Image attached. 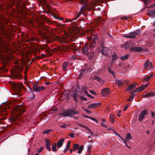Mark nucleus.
<instances>
[{
	"label": "nucleus",
	"instance_id": "nucleus-1",
	"mask_svg": "<svg viewBox=\"0 0 155 155\" xmlns=\"http://www.w3.org/2000/svg\"><path fill=\"white\" fill-rule=\"evenodd\" d=\"M79 2L80 4H82L84 6L81 8L80 13H78L77 15V17H75L74 18L71 19H66L65 21L66 22H69V21L71 22L74 20H77L78 18L81 15V13H82V11L84 10V9H86L87 10H91L93 9V7H90V5H88V4H87V2L86 0H79Z\"/></svg>",
	"mask_w": 155,
	"mask_h": 155
},
{
	"label": "nucleus",
	"instance_id": "nucleus-2",
	"mask_svg": "<svg viewBox=\"0 0 155 155\" xmlns=\"http://www.w3.org/2000/svg\"><path fill=\"white\" fill-rule=\"evenodd\" d=\"M78 114V113L74 110L70 109L64 111L63 113H61L60 115L64 117H72L73 115Z\"/></svg>",
	"mask_w": 155,
	"mask_h": 155
},
{
	"label": "nucleus",
	"instance_id": "nucleus-3",
	"mask_svg": "<svg viewBox=\"0 0 155 155\" xmlns=\"http://www.w3.org/2000/svg\"><path fill=\"white\" fill-rule=\"evenodd\" d=\"M33 89L34 91L39 92L43 91L44 89V87L43 86L40 87L34 85L33 87Z\"/></svg>",
	"mask_w": 155,
	"mask_h": 155
},
{
	"label": "nucleus",
	"instance_id": "nucleus-4",
	"mask_svg": "<svg viewBox=\"0 0 155 155\" xmlns=\"http://www.w3.org/2000/svg\"><path fill=\"white\" fill-rule=\"evenodd\" d=\"M140 30H136L134 31L129 33L131 39L134 38L136 35H139L140 33Z\"/></svg>",
	"mask_w": 155,
	"mask_h": 155
},
{
	"label": "nucleus",
	"instance_id": "nucleus-5",
	"mask_svg": "<svg viewBox=\"0 0 155 155\" xmlns=\"http://www.w3.org/2000/svg\"><path fill=\"white\" fill-rule=\"evenodd\" d=\"M147 113V112L146 110H144L141 112L139 116L138 120L140 121H141L143 120Z\"/></svg>",
	"mask_w": 155,
	"mask_h": 155
},
{
	"label": "nucleus",
	"instance_id": "nucleus-6",
	"mask_svg": "<svg viewBox=\"0 0 155 155\" xmlns=\"http://www.w3.org/2000/svg\"><path fill=\"white\" fill-rule=\"evenodd\" d=\"M101 93L103 96H106L109 94V89L108 88H104L101 91Z\"/></svg>",
	"mask_w": 155,
	"mask_h": 155
},
{
	"label": "nucleus",
	"instance_id": "nucleus-7",
	"mask_svg": "<svg viewBox=\"0 0 155 155\" xmlns=\"http://www.w3.org/2000/svg\"><path fill=\"white\" fill-rule=\"evenodd\" d=\"M101 105V104L100 103H93L89 105L88 107L91 108H95L100 106Z\"/></svg>",
	"mask_w": 155,
	"mask_h": 155
},
{
	"label": "nucleus",
	"instance_id": "nucleus-8",
	"mask_svg": "<svg viewBox=\"0 0 155 155\" xmlns=\"http://www.w3.org/2000/svg\"><path fill=\"white\" fill-rule=\"evenodd\" d=\"M130 49L131 51H140L142 50V49L141 47L137 46L131 47Z\"/></svg>",
	"mask_w": 155,
	"mask_h": 155
},
{
	"label": "nucleus",
	"instance_id": "nucleus-9",
	"mask_svg": "<svg viewBox=\"0 0 155 155\" xmlns=\"http://www.w3.org/2000/svg\"><path fill=\"white\" fill-rule=\"evenodd\" d=\"M15 87L18 90V91L17 92H20V90L21 88L23 87V84L21 83L16 84L15 86Z\"/></svg>",
	"mask_w": 155,
	"mask_h": 155
},
{
	"label": "nucleus",
	"instance_id": "nucleus-10",
	"mask_svg": "<svg viewBox=\"0 0 155 155\" xmlns=\"http://www.w3.org/2000/svg\"><path fill=\"white\" fill-rule=\"evenodd\" d=\"M17 110L19 112V114H21L25 111V110L23 109V106H21L17 107Z\"/></svg>",
	"mask_w": 155,
	"mask_h": 155
},
{
	"label": "nucleus",
	"instance_id": "nucleus-11",
	"mask_svg": "<svg viewBox=\"0 0 155 155\" xmlns=\"http://www.w3.org/2000/svg\"><path fill=\"white\" fill-rule=\"evenodd\" d=\"M64 140V138H62L58 141L57 143V145L58 148H60L62 146Z\"/></svg>",
	"mask_w": 155,
	"mask_h": 155
},
{
	"label": "nucleus",
	"instance_id": "nucleus-12",
	"mask_svg": "<svg viewBox=\"0 0 155 155\" xmlns=\"http://www.w3.org/2000/svg\"><path fill=\"white\" fill-rule=\"evenodd\" d=\"M137 83H135L133 84H130L128 87L126 89V90L127 91H130L131 89L134 88L136 87L137 86Z\"/></svg>",
	"mask_w": 155,
	"mask_h": 155
},
{
	"label": "nucleus",
	"instance_id": "nucleus-13",
	"mask_svg": "<svg viewBox=\"0 0 155 155\" xmlns=\"http://www.w3.org/2000/svg\"><path fill=\"white\" fill-rule=\"evenodd\" d=\"M153 75V74L152 73H151L150 76L146 77L143 78V81L144 82L148 81L150 79H151Z\"/></svg>",
	"mask_w": 155,
	"mask_h": 155
},
{
	"label": "nucleus",
	"instance_id": "nucleus-14",
	"mask_svg": "<svg viewBox=\"0 0 155 155\" xmlns=\"http://www.w3.org/2000/svg\"><path fill=\"white\" fill-rule=\"evenodd\" d=\"M155 95V93L154 92L148 93L143 95L144 97H149L153 96Z\"/></svg>",
	"mask_w": 155,
	"mask_h": 155
},
{
	"label": "nucleus",
	"instance_id": "nucleus-15",
	"mask_svg": "<svg viewBox=\"0 0 155 155\" xmlns=\"http://www.w3.org/2000/svg\"><path fill=\"white\" fill-rule=\"evenodd\" d=\"M149 65H151V63H150L149 61H147L143 66V69L145 70L147 69Z\"/></svg>",
	"mask_w": 155,
	"mask_h": 155
},
{
	"label": "nucleus",
	"instance_id": "nucleus-16",
	"mask_svg": "<svg viewBox=\"0 0 155 155\" xmlns=\"http://www.w3.org/2000/svg\"><path fill=\"white\" fill-rule=\"evenodd\" d=\"M144 85H142L141 86H140V87H139L138 88H137L135 91L134 92H136L137 91H142L144 89H143V88H144Z\"/></svg>",
	"mask_w": 155,
	"mask_h": 155
},
{
	"label": "nucleus",
	"instance_id": "nucleus-17",
	"mask_svg": "<svg viewBox=\"0 0 155 155\" xmlns=\"http://www.w3.org/2000/svg\"><path fill=\"white\" fill-rule=\"evenodd\" d=\"M109 119L111 123H113L114 121V114H110V115Z\"/></svg>",
	"mask_w": 155,
	"mask_h": 155
},
{
	"label": "nucleus",
	"instance_id": "nucleus-18",
	"mask_svg": "<svg viewBox=\"0 0 155 155\" xmlns=\"http://www.w3.org/2000/svg\"><path fill=\"white\" fill-rule=\"evenodd\" d=\"M101 53L102 54L104 55L105 56H107L108 55V51L107 49H103L101 50Z\"/></svg>",
	"mask_w": 155,
	"mask_h": 155
},
{
	"label": "nucleus",
	"instance_id": "nucleus-19",
	"mask_svg": "<svg viewBox=\"0 0 155 155\" xmlns=\"http://www.w3.org/2000/svg\"><path fill=\"white\" fill-rule=\"evenodd\" d=\"M132 138V137L130 133H128L126 136V140L127 141H129Z\"/></svg>",
	"mask_w": 155,
	"mask_h": 155
},
{
	"label": "nucleus",
	"instance_id": "nucleus-20",
	"mask_svg": "<svg viewBox=\"0 0 155 155\" xmlns=\"http://www.w3.org/2000/svg\"><path fill=\"white\" fill-rule=\"evenodd\" d=\"M91 38L93 41V43L94 44L97 40L98 38L96 35H93L91 36Z\"/></svg>",
	"mask_w": 155,
	"mask_h": 155
},
{
	"label": "nucleus",
	"instance_id": "nucleus-21",
	"mask_svg": "<svg viewBox=\"0 0 155 155\" xmlns=\"http://www.w3.org/2000/svg\"><path fill=\"white\" fill-rule=\"evenodd\" d=\"M46 146L47 149L50 151L51 150L50 145L49 142L46 141Z\"/></svg>",
	"mask_w": 155,
	"mask_h": 155
},
{
	"label": "nucleus",
	"instance_id": "nucleus-22",
	"mask_svg": "<svg viewBox=\"0 0 155 155\" xmlns=\"http://www.w3.org/2000/svg\"><path fill=\"white\" fill-rule=\"evenodd\" d=\"M71 143V141H68L67 143L66 149L64 150L65 152H67L68 150L69 149Z\"/></svg>",
	"mask_w": 155,
	"mask_h": 155
},
{
	"label": "nucleus",
	"instance_id": "nucleus-23",
	"mask_svg": "<svg viewBox=\"0 0 155 155\" xmlns=\"http://www.w3.org/2000/svg\"><path fill=\"white\" fill-rule=\"evenodd\" d=\"M77 95H78V93L77 92L74 93L73 94V97L74 98V101L76 102H78V100L77 98Z\"/></svg>",
	"mask_w": 155,
	"mask_h": 155
},
{
	"label": "nucleus",
	"instance_id": "nucleus-24",
	"mask_svg": "<svg viewBox=\"0 0 155 155\" xmlns=\"http://www.w3.org/2000/svg\"><path fill=\"white\" fill-rule=\"evenodd\" d=\"M116 84L119 86H120L122 84V80H117L115 81Z\"/></svg>",
	"mask_w": 155,
	"mask_h": 155
},
{
	"label": "nucleus",
	"instance_id": "nucleus-25",
	"mask_svg": "<svg viewBox=\"0 0 155 155\" xmlns=\"http://www.w3.org/2000/svg\"><path fill=\"white\" fill-rule=\"evenodd\" d=\"M68 63L67 62H66L64 63L63 64V68L64 71H65L67 69L68 65Z\"/></svg>",
	"mask_w": 155,
	"mask_h": 155
},
{
	"label": "nucleus",
	"instance_id": "nucleus-26",
	"mask_svg": "<svg viewBox=\"0 0 155 155\" xmlns=\"http://www.w3.org/2000/svg\"><path fill=\"white\" fill-rule=\"evenodd\" d=\"M117 56L115 54H114L112 56V63H113V62L117 59Z\"/></svg>",
	"mask_w": 155,
	"mask_h": 155
},
{
	"label": "nucleus",
	"instance_id": "nucleus-27",
	"mask_svg": "<svg viewBox=\"0 0 155 155\" xmlns=\"http://www.w3.org/2000/svg\"><path fill=\"white\" fill-rule=\"evenodd\" d=\"M79 147V145L78 144H75L73 145V148L74 150H78Z\"/></svg>",
	"mask_w": 155,
	"mask_h": 155
},
{
	"label": "nucleus",
	"instance_id": "nucleus-28",
	"mask_svg": "<svg viewBox=\"0 0 155 155\" xmlns=\"http://www.w3.org/2000/svg\"><path fill=\"white\" fill-rule=\"evenodd\" d=\"M84 147L83 145H81L78 151V153L80 154L83 150Z\"/></svg>",
	"mask_w": 155,
	"mask_h": 155
},
{
	"label": "nucleus",
	"instance_id": "nucleus-29",
	"mask_svg": "<svg viewBox=\"0 0 155 155\" xmlns=\"http://www.w3.org/2000/svg\"><path fill=\"white\" fill-rule=\"evenodd\" d=\"M129 55L127 54L121 57V59L122 60L127 59Z\"/></svg>",
	"mask_w": 155,
	"mask_h": 155
},
{
	"label": "nucleus",
	"instance_id": "nucleus-30",
	"mask_svg": "<svg viewBox=\"0 0 155 155\" xmlns=\"http://www.w3.org/2000/svg\"><path fill=\"white\" fill-rule=\"evenodd\" d=\"M52 149L53 151L56 152L57 151V148L56 144H55L54 145L52 146Z\"/></svg>",
	"mask_w": 155,
	"mask_h": 155
},
{
	"label": "nucleus",
	"instance_id": "nucleus-31",
	"mask_svg": "<svg viewBox=\"0 0 155 155\" xmlns=\"http://www.w3.org/2000/svg\"><path fill=\"white\" fill-rule=\"evenodd\" d=\"M35 97V95L34 94H31V95L28 97V98L29 100H31Z\"/></svg>",
	"mask_w": 155,
	"mask_h": 155
},
{
	"label": "nucleus",
	"instance_id": "nucleus-32",
	"mask_svg": "<svg viewBox=\"0 0 155 155\" xmlns=\"http://www.w3.org/2000/svg\"><path fill=\"white\" fill-rule=\"evenodd\" d=\"M52 130H47L44 131L43 132V133L44 134H47L49 133Z\"/></svg>",
	"mask_w": 155,
	"mask_h": 155
},
{
	"label": "nucleus",
	"instance_id": "nucleus-33",
	"mask_svg": "<svg viewBox=\"0 0 155 155\" xmlns=\"http://www.w3.org/2000/svg\"><path fill=\"white\" fill-rule=\"evenodd\" d=\"M89 118H90V119L91 120H94V121H95V122H96L97 123H98V121H97V120L95 119V118H93L91 117H89Z\"/></svg>",
	"mask_w": 155,
	"mask_h": 155
},
{
	"label": "nucleus",
	"instance_id": "nucleus-34",
	"mask_svg": "<svg viewBox=\"0 0 155 155\" xmlns=\"http://www.w3.org/2000/svg\"><path fill=\"white\" fill-rule=\"evenodd\" d=\"M83 110L87 113L90 114L91 113V112L88 109H85V108H83Z\"/></svg>",
	"mask_w": 155,
	"mask_h": 155
},
{
	"label": "nucleus",
	"instance_id": "nucleus-35",
	"mask_svg": "<svg viewBox=\"0 0 155 155\" xmlns=\"http://www.w3.org/2000/svg\"><path fill=\"white\" fill-rule=\"evenodd\" d=\"M121 111L120 110H119L118 111L117 113V115L118 117H120L121 116V114L120 113H121Z\"/></svg>",
	"mask_w": 155,
	"mask_h": 155
},
{
	"label": "nucleus",
	"instance_id": "nucleus-36",
	"mask_svg": "<svg viewBox=\"0 0 155 155\" xmlns=\"http://www.w3.org/2000/svg\"><path fill=\"white\" fill-rule=\"evenodd\" d=\"M67 125L64 124L63 125H61L60 127L62 128H66L67 127Z\"/></svg>",
	"mask_w": 155,
	"mask_h": 155
},
{
	"label": "nucleus",
	"instance_id": "nucleus-37",
	"mask_svg": "<svg viewBox=\"0 0 155 155\" xmlns=\"http://www.w3.org/2000/svg\"><path fill=\"white\" fill-rule=\"evenodd\" d=\"M95 79L97 81H101V78L98 77H97V76L95 77Z\"/></svg>",
	"mask_w": 155,
	"mask_h": 155
},
{
	"label": "nucleus",
	"instance_id": "nucleus-38",
	"mask_svg": "<svg viewBox=\"0 0 155 155\" xmlns=\"http://www.w3.org/2000/svg\"><path fill=\"white\" fill-rule=\"evenodd\" d=\"M134 98V97H130L127 100V101H131L132 100H133Z\"/></svg>",
	"mask_w": 155,
	"mask_h": 155
},
{
	"label": "nucleus",
	"instance_id": "nucleus-39",
	"mask_svg": "<svg viewBox=\"0 0 155 155\" xmlns=\"http://www.w3.org/2000/svg\"><path fill=\"white\" fill-rule=\"evenodd\" d=\"M124 37H125V38H130V35L129 34V35H124Z\"/></svg>",
	"mask_w": 155,
	"mask_h": 155
},
{
	"label": "nucleus",
	"instance_id": "nucleus-40",
	"mask_svg": "<svg viewBox=\"0 0 155 155\" xmlns=\"http://www.w3.org/2000/svg\"><path fill=\"white\" fill-rule=\"evenodd\" d=\"M80 98L81 99H82V100H84L85 101H87V98L81 96V97H80Z\"/></svg>",
	"mask_w": 155,
	"mask_h": 155
},
{
	"label": "nucleus",
	"instance_id": "nucleus-41",
	"mask_svg": "<svg viewBox=\"0 0 155 155\" xmlns=\"http://www.w3.org/2000/svg\"><path fill=\"white\" fill-rule=\"evenodd\" d=\"M69 136L70 137H72V138H74V134L73 133H70L69 134Z\"/></svg>",
	"mask_w": 155,
	"mask_h": 155
},
{
	"label": "nucleus",
	"instance_id": "nucleus-42",
	"mask_svg": "<svg viewBox=\"0 0 155 155\" xmlns=\"http://www.w3.org/2000/svg\"><path fill=\"white\" fill-rule=\"evenodd\" d=\"M90 93L92 94H94V95H96V93H95V92L94 91H92V90L90 91Z\"/></svg>",
	"mask_w": 155,
	"mask_h": 155
},
{
	"label": "nucleus",
	"instance_id": "nucleus-43",
	"mask_svg": "<svg viewBox=\"0 0 155 155\" xmlns=\"http://www.w3.org/2000/svg\"><path fill=\"white\" fill-rule=\"evenodd\" d=\"M149 85V84H145L144 85V88H143V89H145Z\"/></svg>",
	"mask_w": 155,
	"mask_h": 155
},
{
	"label": "nucleus",
	"instance_id": "nucleus-44",
	"mask_svg": "<svg viewBox=\"0 0 155 155\" xmlns=\"http://www.w3.org/2000/svg\"><path fill=\"white\" fill-rule=\"evenodd\" d=\"M122 19L124 20H126L128 19V17H122L121 18Z\"/></svg>",
	"mask_w": 155,
	"mask_h": 155
},
{
	"label": "nucleus",
	"instance_id": "nucleus-45",
	"mask_svg": "<svg viewBox=\"0 0 155 155\" xmlns=\"http://www.w3.org/2000/svg\"><path fill=\"white\" fill-rule=\"evenodd\" d=\"M43 150V148L42 147L40 148H39L38 150V153H39L40 152H41Z\"/></svg>",
	"mask_w": 155,
	"mask_h": 155
},
{
	"label": "nucleus",
	"instance_id": "nucleus-46",
	"mask_svg": "<svg viewBox=\"0 0 155 155\" xmlns=\"http://www.w3.org/2000/svg\"><path fill=\"white\" fill-rule=\"evenodd\" d=\"M101 125L102 126H103V127H107V125H106V124H104L103 123H101Z\"/></svg>",
	"mask_w": 155,
	"mask_h": 155
},
{
	"label": "nucleus",
	"instance_id": "nucleus-47",
	"mask_svg": "<svg viewBox=\"0 0 155 155\" xmlns=\"http://www.w3.org/2000/svg\"><path fill=\"white\" fill-rule=\"evenodd\" d=\"M128 106H129V105H126V106H125V107H124V109H123V110L125 111L126 110V109H127V108H128Z\"/></svg>",
	"mask_w": 155,
	"mask_h": 155
},
{
	"label": "nucleus",
	"instance_id": "nucleus-48",
	"mask_svg": "<svg viewBox=\"0 0 155 155\" xmlns=\"http://www.w3.org/2000/svg\"><path fill=\"white\" fill-rule=\"evenodd\" d=\"M87 95L88 97H89L92 98H93V99L94 98V97H93L92 96H91V95L90 94H87Z\"/></svg>",
	"mask_w": 155,
	"mask_h": 155
},
{
	"label": "nucleus",
	"instance_id": "nucleus-49",
	"mask_svg": "<svg viewBox=\"0 0 155 155\" xmlns=\"http://www.w3.org/2000/svg\"><path fill=\"white\" fill-rule=\"evenodd\" d=\"M9 106H8V105L7 104H6L5 105V109H8L9 108Z\"/></svg>",
	"mask_w": 155,
	"mask_h": 155
},
{
	"label": "nucleus",
	"instance_id": "nucleus-50",
	"mask_svg": "<svg viewBox=\"0 0 155 155\" xmlns=\"http://www.w3.org/2000/svg\"><path fill=\"white\" fill-rule=\"evenodd\" d=\"M79 125L80 127H84V128H85V126L83 125H82V124H79Z\"/></svg>",
	"mask_w": 155,
	"mask_h": 155
},
{
	"label": "nucleus",
	"instance_id": "nucleus-51",
	"mask_svg": "<svg viewBox=\"0 0 155 155\" xmlns=\"http://www.w3.org/2000/svg\"><path fill=\"white\" fill-rule=\"evenodd\" d=\"M109 71V72H110L111 74H112L113 75H114V72L113 71H110V70L109 69H108Z\"/></svg>",
	"mask_w": 155,
	"mask_h": 155
},
{
	"label": "nucleus",
	"instance_id": "nucleus-52",
	"mask_svg": "<svg viewBox=\"0 0 155 155\" xmlns=\"http://www.w3.org/2000/svg\"><path fill=\"white\" fill-rule=\"evenodd\" d=\"M109 71V72H110L111 74H112L113 75H114V72L113 71H110V70L109 69H108Z\"/></svg>",
	"mask_w": 155,
	"mask_h": 155
},
{
	"label": "nucleus",
	"instance_id": "nucleus-53",
	"mask_svg": "<svg viewBox=\"0 0 155 155\" xmlns=\"http://www.w3.org/2000/svg\"><path fill=\"white\" fill-rule=\"evenodd\" d=\"M85 128L87 130H89V131H91V130L89 129V128L88 127L85 126Z\"/></svg>",
	"mask_w": 155,
	"mask_h": 155
},
{
	"label": "nucleus",
	"instance_id": "nucleus-54",
	"mask_svg": "<svg viewBox=\"0 0 155 155\" xmlns=\"http://www.w3.org/2000/svg\"><path fill=\"white\" fill-rule=\"evenodd\" d=\"M149 68L150 69H152L153 68V66L152 65V64H151V65L150 66V65H149Z\"/></svg>",
	"mask_w": 155,
	"mask_h": 155
},
{
	"label": "nucleus",
	"instance_id": "nucleus-55",
	"mask_svg": "<svg viewBox=\"0 0 155 155\" xmlns=\"http://www.w3.org/2000/svg\"><path fill=\"white\" fill-rule=\"evenodd\" d=\"M119 137L121 139H122L123 141L124 142H125V141L126 140H124L123 138L121 137L120 136Z\"/></svg>",
	"mask_w": 155,
	"mask_h": 155
},
{
	"label": "nucleus",
	"instance_id": "nucleus-56",
	"mask_svg": "<svg viewBox=\"0 0 155 155\" xmlns=\"http://www.w3.org/2000/svg\"><path fill=\"white\" fill-rule=\"evenodd\" d=\"M124 143H125V145L127 147H128V146L126 142V140L125 141V142H124Z\"/></svg>",
	"mask_w": 155,
	"mask_h": 155
},
{
	"label": "nucleus",
	"instance_id": "nucleus-57",
	"mask_svg": "<svg viewBox=\"0 0 155 155\" xmlns=\"http://www.w3.org/2000/svg\"><path fill=\"white\" fill-rule=\"evenodd\" d=\"M102 121L103 122H106V120L105 119H102Z\"/></svg>",
	"mask_w": 155,
	"mask_h": 155
},
{
	"label": "nucleus",
	"instance_id": "nucleus-58",
	"mask_svg": "<svg viewBox=\"0 0 155 155\" xmlns=\"http://www.w3.org/2000/svg\"><path fill=\"white\" fill-rule=\"evenodd\" d=\"M152 25L154 26H155V21L153 23Z\"/></svg>",
	"mask_w": 155,
	"mask_h": 155
},
{
	"label": "nucleus",
	"instance_id": "nucleus-59",
	"mask_svg": "<svg viewBox=\"0 0 155 155\" xmlns=\"http://www.w3.org/2000/svg\"><path fill=\"white\" fill-rule=\"evenodd\" d=\"M146 133L147 134H149V132L148 130H147L146 131Z\"/></svg>",
	"mask_w": 155,
	"mask_h": 155
},
{
	"label": "nucleus",
	"instance_id": "nucleus-60",
	"mask_svg": "<svg viewBox=\"0 0 155 155\" xmlns=\"http://www.w3.org/2000/svg\"><path fill=\"white\" fill-rule=\"evenodd\" d=\"M73 118L76 119H78V118L77 117H74Z\"/></svg>",
	"mask_w": 155,
	"mask_h": 155
},
{
	"label": "nucleus",
	"instance_id": "nucleus-61",
	"mask_svg": "<svg viewBox=\"0 0 155 155\" xmlns=\"http://www.w3.org/2000/svg\"><path fill=\"white\" fill-rule=\"evenodd\" d=\"M95 4L94 3L92 4V5L91 4V5L92 6H94L95 5Z\"/></svg>",
	"mask_w": 155,
	"mask_h": 155
},
{
	"label": "nucleus",
	"instance_id": "nucleus-62",
	"mask_svg": "<svg viewBox=\"0 0 155 155\" xmlns=\"http://www.w3.org/2000/svg\"><path fill=\"white\" fill-rule=\"evenodd\" d=\"M151 114H152V115L153 116V115H154V113L153 112H151Z\"/></svg>",
	"mask_w": 155,
	"mask_h": 155
},
{
	"label": "nucleus",
	"instance_id": "nucleus-63",
	"mask_svg": "<svg viewBox=\"0 0 155 155\" xmlns=\"http://www.w3.org/2000/svg\"><path fill=\"white\" fill-rule=\"evenodd\" d=\"M70 150L71 153H72L73 150L71 149H70Z\"/></svg>",
	"mask_w": 155,
	"mask_h": 155
},
{
	"label": "nucleus",
	"instance_id": "nucleus-64",
	"mask_svg": "<svg viewBox=\"0 0 155 155\" xmlns=\"http://www.w3.org/2000/svg\"><path fill=\"white\" fill-rule=\"evenodd\" d=\"M29 87V89H30V90H31V91H32V89L30 87Z\"/></svg>",
	"mask_w": 155,
	"mask_h": 155
}]
</instances>
